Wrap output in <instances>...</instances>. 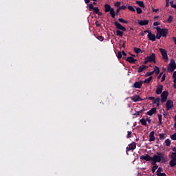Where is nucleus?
Listing matches in <instances>:
<instances>
[{"mask_svg":"<svg viewBox=\"0 0 176 176\" xmlns=\"http://www.w3.org/2000/svg\"><path fill=\"white\" fill-rule=\"evenodd\" d=\"M111 16L113 19H115V16H116V13H115V10L113 8H111Z\"/></svg>","mask_w":176,"mask_h":176,"instance_id":"28","label":"nucleus"},{"mask_svg":"<svg viewBox=\"0 0 176 176\" xmlns=\"http://www.w3.org/2000/svg\"><path fill=\"white\" fill-rule=\"evenodd\" d=\"M136 12L138 14H141L142 13V9H141L140 7L136 8Z\"/></svg>","mask_w":176,"mask_h":176,"instance_id":"35","label":"nucleus"},{"mask_svg":"<svg viewBox=\"0 0 176 176\" xmlns=\"http://www.w3.org/2000/svg\"><path fill=\"white\" fill-rule=\"evenodd\" d=\"M153 104H157V107L160 105V98H154Z\"/></svg>","mask_w":176,"mask_h":176,"instance_id":"23","label":"nucleus"},{"mask_svg":"<svg viewBox=\"0 0 176 176\" xmlns=\"http://www.w3.org/2000/svg\"><path fill=\"white\" fill-rule=\"evenodd\" d=\"M148 98H145L144 99L141 98L140 96H135L131 98L132 101L134 102H137L138 101H144V100H146Z\"/></svg>","mask_w":176,"mask_h":176,"instance_id":"14","label":"nucleus"},{"mask_svg":"<svg viewBox=\"0 0 176 176\" xmlns=\"http://www.w3.org/2000/svg\"><path fill=\"white\" fill-rule=\"evenodd\" d=\"M104 12L106 13L111 12V6L110 5H108V4L104 5Z\"/></svg>","mask_w":176,"mask_h":176,"instance_id":"24","label":"nucleus"},{"mask_svg":"<svg viewBox=\"0 0 176 176\" xmlns=\"http://www.w3.org/2000/svg\"><path fill=\"white\" fill-rule=\"evenodd\" d=\"M158 168H159V166L157 165L153 166L152 173H155L156 171V170H157Z\"/></svg>","mask_w":176,"mask_h":176,"instance_id":"36","label":"nucleus"},{"mask_svg":"<svg viewBox=\"0 0 176 176\" xmlns=\"http://www.w3.org/2000/svg\"><path fill=\"white\" fill-rule=\"evenodd\" d=\"M151 164L152 166H157V164H156V163H157L155 160H151Z\"/></svg>","mask_w":176,"mask_h":176,"instance_id":"43","label":"nucleus"},{"mask_svg":"<svg viewBox=\"0 0 176 176\" xmlns=\"http://www.w3.org/2000/svg\"><path fill=\"white\" fill-rule=\"evenodd\" d=\"M122 56H127V54H126V52H124V51H122Z\"/></svg>","mask_w":176,"mask_h":176,"instance_id":"60","label":"nucleus"},{"mask_svg":"<svg viewBox=\"0 0 176 176\" xmlns=\"http://www.w3.org/2000/svg\"><path fill=\"white\" fill-rule=\"evenodd\" d=\"M162 75H163V72L159 74V76H157V79H160V78H162Z\"/></svg>","mask_w":176,"mask_h":176,"instance_id":"56","label":"nucleus"},{"mask_svg":"<svg viewBox=\"0 0 176 176\" xmlns=\"http://www.w3.org/2000/svg\"><path fill=\"white\" fill-rule=\"evenodd\" d=\"M135 148H137V144L135 142H133L132 143L129 144V146L126 148V155H129V152H130V151H134Z\"/></svg>","mask_w":176,"mask_h":176,"instance_id":"6","label":"nucleus"},{"mask_svg":"<svg viewBox=\"0 0 176 176\" xmlns=\"http://www.w3.org/2000/svg\"><path fill=\"white\" fill-rule=\"evenodd\" d=\"M146 122H148V123H149V124H151V123L152 122V120L149 119V118H146Z\"/></svg>","mask_w":176,"mask_h":176,"instance_id":"54","label":"nucleus"},{"mask_svg":"<svg viewBox=\"0 0 176 176\" xmlns=\"http://www.w3.org/2000/svg\"><path fill=\"white\" fill-rule=\"evenodd\" d=\"M175 69H176L175 60L171 59L170 63H169L168 67V72H174V70Z\"/></svg>","mask_w":176,"mask_h":176,"instance_id":"3","label":"nucleus"},{"mask_svg":"<svg viewBox=\"0 0 176 176\" xmlns=\"http://www.w3.org/2000/svg\"><path fill=\"white\" fill-rule=\"evenodd\" d=\"M156 30L157 32L160 34L161 36H164V38L167 37V34H168V29L157 27Z\"/></svg>","mask_w":176,"mask_h":176,"instance_id":"2","label":"nucleus"},{"mask_svg":"<svg viewBox=\"0 0 176 176\" xmlns=\"http://www.w3.org/2000/svg\"><path fill=\"white\" fill-rule=\"evenodd\" d=\"M153 74H155V75H159L160 74V69L157 66L154 67V70L153 71Z\"/></svg>","mask_w":176,"mask_h":176,"instance_id":"22","label":"nucleus"},{"mask_svg":"<svg viewBox=\"0 0 176 176\" xmlns=\"http://www.w3.org/2000/svg\"><path fill=\"white\" fill-rule=\"evenodd\" d=\"M148 100H153H153H155V97H153V96H149V97H148Z\"/></svg>","mask_w":176,"mask_h":176,"instance_id":"59","label":"nucleus"},{"mask_svg":"<svg viewBox=\"0 0 176 176\" xmlns=\"http://www.w3.org/2000/svg\"><path fill=\"white\" fill-rule=\"evenodd\" d=\"M168 97V91H164L161 94V102H162V104H164V102H166V101H167Z\"/></svg>","mask_w":176,"mask_h":176,"instance_id":"7","label":"nucleus"},{"mask_svg":"<svg viewBox=\"0 0 176 176\" xmlns=\"http://www.w3.org/2000/svg\"><path fill=\"white\" fill-rule=\"evenodd\" d=\"M165 144L166 146H170L171 145V140H170V139H166L165 140Z\"/></svg>","mask_w":176,"mask_h":176,"instance_id":"32","label":"nucleus"},{"mask_svg":"<svg viewBox=\"0 0 176 176\" xmlns=\"http://www.w3.org/2000/svg\"><path fill=\"white\" fill-rule=\"evenodd\" d=\"M148 63H149V61L148 60V59L146 58H145L144 64H148Z\"/></svg>","mask_w":176,"mask_h":176,"instance_id":"55","label":"nucleus"},{"mask_svg":"<svg viewBox=\"0 0 176 176\" xmlns=\"http://www.w3.org/2000/svg\"><path fill=\"white\" fill-rule=\"evenodd\" d=\"M133 50L136 54H139V53H142V50L140 48L134 47Z\"/></svg>","mask_w":176,"mask_h":176,"instance_id":"26","label":"nucleus"},{"mask_svg":"<svg viewBox=\"0 0 176 176\" xmlns=\"http://www.w3.org/2000/svg\"><path fill=\"white\" fill-rule=\"evenodd\" d=\"M173 82H174L173 87L174 89H176V81H173Z\"/></svg>","mask_w":176,"mask_h":176,"instance_id":"62","label":"nucleus"},{"mask_svg":"<svg viewBox=\"0 0 176 176\" xmlns=\"http://www.w3.org/2000/svg\"><path fill=\"white\" fill-rule=\"evenodd\" d=\"M119 13H120V8H118L117 10H116V14L118 15Z\"/></svg>","mask_w":176,"mask_h":176,"instance_id":"53","label":"nucleus"},{"mask_svg":"<svg viewBox=\"0 0 176 176\" xmlns=\"http://www.w3.org/2000/svg\"><path fill=\"white\" fill-rule=\"evenodd\" d=\"M147 38H148L149 41H152V42H155V41H156V35L152 33V32H148Z\"/></svg>","mask_w":176,"mask_h":176,"instance_id":"13","label":"nucleus"},{"mask_svg":"<svg viewBox=\"0 0 176 176\" xmlns=\"http://www.w3.org/2000/svg\"><path fill=\"white\" fill-rule=\"evenodd\" d=\"M126 61H128V63H135V61H137V59H134V58L133 56H129L126 59Z\"/></svg>","mask_w":176,"mask_h":176,"instance_id":"21","label":"nucleus"},{"mask_svg":"<svg viewBox=\"0 0 176 176\" xmlns=\"http://www.w3.org/2000/svg\"><path fill=\"white\" fill-rule=\"evenodd\" d=\"M173 78L174 79L173 81L176 82V72H173Z\"/></svg>","mask_w":176,"mask_h":176,"instance_id":"47","label":"nucleus"},{"mask_svg":"<svg viewBox=\"0 0 176 176\" xmlns=\"http://www.w3.org/2000/svg\"><path fill=\"white\" fill-rule=\"evenodd\" d=\"M85 3H90V0H85Z\"/></svg>","mask_w":176,"mask_h":176,"instance_id":"63","label":"nucleus"},{"mask_svg":"<svg viewBox=\"0 0 176 176\" xmlns=\"http://www.w3.org/2000/svg\"><path fill=\"white\" fill-rule=\"evenodd\" d=\"M166 133H160V134L159 135L160 140L161 141H163V140L166 138Z\"/></svg>","mask_w":176,"mask_h":176,"instance_id":"27","label":"nucleus"},{"mask_svg":"<svg viewBox=\"0 0 176 176\" xmlns=\"http://www.w3.org/2000/svg\"><path fill=\"white\" fill-rule=\"evenodd\" d=\"M155 173H163V168L159 167Z\"/></svg>","mask_w":176,"mask_h":176,"instance_id":"44","label":"nucleus"},{"mask_svg":"<svg viewBox=\"0 0 176 176\" xmlns=\"http://www.w3.org/2000/svg\"><path fill=\"white\" fill-rule=\"evenodd\" d=\"M152 10H153V12H159V8L155 9V8H153Z\"/></svg>","mask_w":176,"mask_h":176,"instance_id":"58","label":"nucleus"},{"mask_svg":"<svg viewBox=\"0 0 176 176\" xmlns=\"http://www.w3.org/2000/svg\"><path fill=\"white\" fill-rule=\"evenodd\" d=\"M148 67L145 65H142L141 66L139 67L138 69V74H141V72H143V71H145V69H148Z\"/></svg>","mask_w":176,"mask_h":176,"instance_id":"16","label":"nucleus"},{"mask_svg":"<svg viewBox=\"0 0 176 176\" xmlns=\"http://www.w3.org/2000/svg\"><path fill=\"white\" fill-rule=\"evenodd\" d=\"M169 1H170V0H166V8H168V6H170V4H168Z\"/></svg>","mask_w":176,"mask_h":176,"instance_id":"57","label":"nucleus"},{"mask_svg":"<svg viewBox=\"0 0 176 176\" xmlns=\"http://www.w3.org/2000/svg\"><path fill=\"white\" fill-rule=\"evenodd\" d=\"M152 76H150L148 78L145 79L144 83H150L151 80H152Z\"/></svg>","mask_w":176,"mask_h":176,"instance_id":"33","label":"nucleus"},{"mask_svg":"<svg viewBox=\"0 0 176 176\" xmlns=\"http://www.w3.org/2000/svg\"><path fill=\"white\" fill-rule=\"evenodd\" d=\"M118 21H120V23H124V24H129V21L126 20H124L122 18H119L118 19Z\"/></svg>","mask_w":176,"mask_h":176,"instance_id":"30","label":"nucleus"},{"mask_svg":"<svg viewBox=\"0 0 176 176\" xmlns=\"http://www.w3.org/2000/svg\"><path fill=\"white\" fill-rule=\"evenodd\" d=\"M89 10H94V13H95V14H97V13L100 12V9L98 8V7H94V5L93 3H90L89 5Z\"/></svg>","mask_w":176,"mask_h":176,"instance_id":"11","label":"nucleus"},{"mask_svg":"<svg viewBox=\"0 0 176 176\" xmlns=\"http://www.w3.org/2000/svg\"><path fill=\"white\" fill-rule=\"evenodd\" d=\"M160 52L162 56V58L165 60L166 62L168 61V56L167 55V51L163 48H160Z\"/></svg>","mask_w":176,"mask_h":176,"instance_id":"8","label":"nucleus"},{"mask_svg":"<svg viewBox=\"0 0 176 176\" xmlns=\"http://www.w3.org/2000/svg\"><path fill=\"white\" fill-rule=\"evenodd\" d=\"M146 59L149 61V63H156V54L155 53H152L150 56L146 57Z\"/></svg>","mask_w":176,"mask_h":176,"instance_id":"10","label":"nucleus"},{"mask_svg":"<svg viewBox=\"0 0 176 176\" xmlns=\"http://www.w3.org/2000/svg\"><path fill=\"white\" fill-rule=\"evenodd\" d=\"M156 138H155V131H151L149 134V142H152L153 141H155Z\"/></svg>","mask_w":176,"mask_h":176,"instance_id":"18","label":"nucleus"},{"mask_svg":"<svg viewBox=\"0 0 176 176\" xmlns=\"http://www.w3.org/2000/svg\"><path fill=\"white\" fill-rule=\"evenodd\" d=\"M142 86V81L135 82L133 84V87H135V89H141Z\"/></svg>","mask_w":176,"mask_h":176,"instance_id":"17","label":"nucleus"},{"mask_svg":"<svg viewBox=\"0 0 176 176\" xmlns=\"http://www.w3.org/2000/svg\"><path fill=\"white\" fill-rule=\"evenodd\" d=\"M117 57H118V59L122 58V52H118Z\"/></svg>","mask_w":176,"mask_h":176,"instance_id":"39","label":"nucleus"},{"mask_svg":"<svg viewBox=\"0 0 176 176\" xmlns=\"http://www.w3.org/2000/svg\"><path fill=\"white\" fill-rule=\"evenodd\" d=\"M140 122L143 126H146V120H145V118L140 119Z\"/></svg>","mask_w":176,"mask_h":176,"instance_id":"29","label":"nucleus"},{"mask_svg":"<svg viewBox=\"0 0 176 176\" xmlns=\"http://www.w3.org/2000/svg\"><path fill=\"white\" fill-rule=\"evenodd\" d=\"M154 113H156V108H152L150 111H148L147 112V115H148V116H152V115H153Z\"/></svg>","mask_w":176,"mask_h":176,"instance_id":"20","label":"nucleus"},{"mask_svg":"<svg viewBox=\"0 0 176 176\" xmlns=\"http://www.w3.org/2000/svg\"><path fill=\"white\" fill-rule=\"evenodd\" d=\"M115 6H116V8H120V2L117 1L115 3Z\"/></svg>","mask_w":176,"mask_h":176,"instance_id":"49","label":"nucleus"},{"mask_svg":"<svg viewBox=\"0 0 176 176\" xmlns=\"http://www.w3.org/2000/svg\"><path fill=\"white\" fill-rule=\"evenodd\" d=\"M162 118H163V116H162V114H158L159 124L160 125L163 124V122H162Z\"/></svg>","mask_w":176,"mask_h":176,"instance_id":"31","label":"nucleus"},{"mask_svg":"<svg viewBox=\"0 0 176 176\" xmlns=\"http://www.w3.org/2000/svg\"><path fill=\"white\" fill-rule=\"evenodd\" d=\"M173 107H174V102H173V100H168L166 104V111H170V109H173Z\"/></svg>","mask_w":176,"mask_h":176,"instance_id":"9","label":"nucleus"},{"mask_svg":"<svg viewBox=\"0 0 176 176\" xmlns=\"http://www.w3.org/2000/svg\"><path fill=\"white\" fill-rule=\"evenodd\" d=\"M136 3H137V5L140 6V8H145V4H144V1H137Z\"/></svg>","mask_w":176,"mask_h":176,"instance_id":"25","label":"nucleus"},{"mask_svg":"<svg viewBox=\"0 0 176 176\" xmlns=\"http://www.w3.org/2000/svg\"><path fill=\"white\" fill-rule=\"evenodd\" d=\"M122 47L124 49L126 47V41H124L122 44Z\"/></svg>","mask_w":176,"mask_h":176,"instance_id":"61","label":"nucleus"},{"mask_svg":"<svg viewBox=\"0 0 176 176\" xmlns=\"http://www.w3.org/2000/svg\"><path fill=\"white\" fill-rule=\"evenodd\" d=\"M139 25H148L149 24L148 20H141L138 22Z\"/></svg>","mask_w":176,"mask_h":176,"instance_id":"19","label":"nucleus"},{"mask_svg":"<svg viewBox=\"0 0 176 176\" xmlns=\"http://www.w3.org/2000/svg\"><path fill=\"white\" fill-rule=\"evenodd\" d=\"M163 91V85H160L157 87V89L155 91V94L160 95L162 94Z\"/></svg>","mask_w":176,"mask_h":176,"instance_id":"15","label":"nucleus"},{"mask_svg":"<svg viewBox=\"0 0 176 176\" xmlns=\"http://www.w3.org/2000/svg\"><path fill=\"white\" fill-rule=\"evenodd\" d=\"M153 25H154L155 27H157V25H160V23H159V22H154V23H153Z\"/></svg>","mask_w":176,"mask_h":176,"instance_id":"52","label":"nucleus"},{"mask_svg":"<svg viewBox=\"0 0 176 176\" xmlns=\"http://www.w3.org/2000/svg\"><path fill=\"white\" fill-rule=\"evenodd\" d=\"M128 9L129 10H130L131 12H135V9H134V8L131 6H128Z\"/></svg>","mask_w":176,"mask_h":176,"instance_id":"38","label":"nucleus"},{"mask_svg":"<svg viewBox=\"0 0 176 176\" xmlns=\"http://www.w3.org/2000/svg\"><path fill=\"white\" fill-rule=\"evenodd\" d=\"M162 159H164V154L163 153L155 155L153 157H152V160H155L157 163H160V162H162Z\"/></svg>","mask_w":176,"mask_h":176,"instance_id":"4","label":"nucleus"},{"mask_svg":"<svg viewBox=\"0 0 176 176\" xmlns=\"http://www.w3.org/2000/svg\"><path fill=\"white\" fill-rule=\"evenodd\" d=\"M166 80V74H163L161 82H164Z\"/></svg>","mask_w":176,"mask_h":176,"instance_id":"48","label":"nucleus"},{"mask_svg":"<svg viewBox=\"0 0 176 176\" xmlns=\"http://www.w3.org/2000/svg\"><path fill=\"white\" fill-rule=\"evenodd\" d=\"M160 38H162V34L157 32L155 36V39H160Z\"/></svg>","mask_w":176,"mask_h":176,"instance_id":"41","label":"nucleus"},{"mask_svg":"<svg viewBox=\"0 0 176 176\" xmlns=\"http://www.w3.org/2000/svg\"><path fill=\"white\" fill-rule=\"evenodd\" d=\"M173 153H176V148H175V147H174V148H173Z\"/></svg>","mask_w":176,"mask_h":176,"instance_id":"64","label":"nucleus"},{"mask_svg":"<svg viewBox=\"0 0 176 176\" xmlns=\"http://www.w3.org/2000/svg\"><path fill=\"white\" fill-rule=\"evenodd\" d=\"M170 138L173 140V141H176V133L170 135Z\"/></svg>","mask_w":176,"mask_h":176,"instance_id":"37","label":"nucleus"},{"mask_svg":"<svg viewBox=\"0 0 176 176\" xmlns=\"http://www.w3.org/2000/svg\"><path fill=\"white\" fill-rule=\"evenodd\" d=\"M97 39H98V41H100V42H102V41H104V36H97Z\"/></svg>","mask_w":176,"mask_h":176,"instance_id":"40","label":"nucleus"},{"mask_svg":"<svg viewBox=\"0 0 176 176\" xmlns=\"http://www.w3.org/2000/svg\"><path fill=\"white\" fill-rule=\"evenodd\" d=\"M127 133H128V134L126 135V138H131L132 132L131 131H128Z\"/></svg>","mask_w":176,"mask_h":176,"instance_id":"46","label":"nucleus"},{"mask_svg":"<svg viewBox=\"0 0 176 176\" xmlns=\"http://www.w3.org/2000/svg\"><path fill=\"white\" fill-rule=\"evenodd\" d=\"M153 74V72H148L146 74V76H151V75Z\"/></svg>","mask_w":176,"mask_h":176,"instance_id":"45","label":"nucleus"},{"mask_svg":"<svg viewBox=\"0 0 176 176\" xmlns=\"http://www.w3.org/2000/svg\"><path fill=\"white\" fill-rule=\"evenodd\" d=\"M140 113H142V110L136 111L135 113H134L133 115L138 116V115H140Z\"/></svg>","mask_w":176,"mask_h":176,"instance_id":"51","label":"nucleus"},{"mask_svg":"<svg viewBox=\"0 0 176 176\" xmlns=\"http://www.w3.org/2000/svg\"><path fill=\"white\" fill-rule=\"evenodd\" d=\"M171 160L169 162L170 167H175L176 165V153H172L170 155Z\"/></svg>","mask_w":176,"mask_h":176,"instance_id":"5","label":"nucleus"},{"mask_svg":"<svg viewBox=\"0 0 176 176\" xmlns=\"http://www.w3.org/2000/svg\"><path fill=\"white\" fill-rule=\"evenodd\" d=\"M167 23H168V24H171V23H173V16H169L168 19H167Z\"/></svg>","mask_w":176,"mask_h":176,"instance_id":"34","label":"nucleus"},{"mask_svg":"<svg viewBox=\"0 0 176 176\" xmlns=\"http://www.w3.org/2000/svg\"><path fill=\"white\" fill-rule=\"evenodd\" d=\"M95 24H96V27H101V23H100V22H98V21H96Z\"/></svg>","mask_w":176,"mask_h":176,"instance_id":"50","label":"nucleus"},{"mask_svg":"<svg viewBox=\"0 0 176 176\" xmlns=\"http://www.w3.org/2000/svg\"><path fill=\"white\" fill-rule=\"evenodd\" d=\"M120 10H126V9H127V6H122L119 7Z\"/></svg>","mask_w":176,"mask_h":176,"instance_id":"42","label":"nucleus"},{"mask_svg":"<svg viewBox=\"0 0 176 176\" xmlns=\"http://www.w3.org/2000/svg\"><path fill=\"white\" fill-rule=\"evenodd\" d=\"M114 25L117 28L116 30V34L117 36H120V38H123L124 32H126V31H127V29H126L125 27L122 25V24H120L117 21H116L114 22Z\"/></svg>","mask_w":176,"mask_h":176,"instance_id":"1","label":"nucleus"},{"mask_svg":"<svg viewBox=\"0 0 176 176\" xmlns=\"http://www.w3.org/2000/svg\"><path fill=\"white\" fill-rule=\"evenodd\" d=\"M140 160H145L146 162H151L152 160V157L146 154V155H141Z\"/></svg>","mask_w":176,"mask_h":176,"instance_id":"12","label":"nucleus"}]
</instances>
